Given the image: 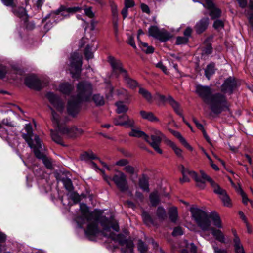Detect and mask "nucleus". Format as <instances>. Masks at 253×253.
<instances>
[{
    "label": "nucleus",
    "instance_id": "nucleus-1",
    "mask_svg": "<svg viewBox=\"0 0 253 253\" xmlns=\"http://www.w3.org/2000/svg\"><path fill=\"white\" fill-rule=\"evenodd\" d=\"M192 217L198 227L203 231H211L216 240L224 243L225 237L220 229L223 228L222 220L219 214L216 212L211 213L209 216L202 210L192 207L190 209Z\"/></svg>",
    "mask_w": 253,
    "mask_h": 253
},
{
    "label": "nucleus",
    "instance_id": "nucleus-2",
    "mask_svg": "<svg viewBox=\"0 0 253 253\" xmlns=\"http://www.w3.org/2000/svg\"><path fill=\"white\" fill-rule=\"evenodd\" d=\"M196 93L203 101L210 106L211 111L215 114L228 110L229 104L226 97L221 93L212 94V90L208 86L197 85Z\"/></svg>",
    "mask_w": 253,
    "mask_h": 253
},
{
    "label": "nucleus",
    "instance_id": "nucleus-3",
    "mask_svg": "<svg viewBox=\"0 0 253 253\" xmlns=\"http://www.w3.org/2000/svg\"><path fill=\"white\" fill-rule=\"evenodd\" d=\"M81 215L76 217V221L80 227H83L87 224L84 230L87 236H94L99 233L97 227L99 217L97 214L89 210L88 207L84 204H80Z\"/></svg>",
    "mask_w": 253,
    "mask_h": 253
},
{
    "label": "nucleus",
    "instance_id": "nucleus-4",
    "mask_svg": "<svg viewBox=\"0 0 253 253\" xmlns=\"http://www.w3.org/2000/svg\"><path fill=\"white\" fill-rule=\"evenodd\" d=\"M92 93V86L88 82H81L77 86V95L72 97L69 101L67 111L68 113L75 116L79 111L81 102L88 101Z\"/></svg>",
    "mask_w": 253,
    "mask_h": 253
},
{
    "label": "nucleus",
    "instance_id": "nucleus-5",
    "mask_svg": "<svg viewBox=\"0 0 253 253\" xmlns=\"http://www.w3.org/2000/svg\"><path fill=\"white\" fill-rule=\"evenodd\" d=\"M103 227L102 233L104 236L110 238L112 240L117 242L119 244L123 246H126V248L122 247L121 249V253H126L127 250L129 253H133L134 244L131 240H126V237L122 234L116 235L110 231V222L105 217L103 218L101 222Z\"/></svg>",
    "mask_w": 253,
    "mask_h": 253
},
{
    "label": "nucleus",
    "instance_id": "nucleus-6",
    "mask_svg": "<svg viewBox=\"0 0 253 253\" xmlns=\"http://www.w3.org/2000/svg\"><path fill=\"white\" fill-rule=\"evenodd\" d=\"M52 122L58 126V129L68 138H73L78 136L82 133V130L75 126L69 127L63 125L60 122V117L59 113L55 112V110L50 108Z\"/></svg>",
    "mask_w": 253,
    "mask_h": 253
},
{
    "label": "nucleus",
    "instance_id": "nucleus-7",
    "mask_svg": "<svg viewBox=\"0 0 253 253\" xmlns=\"http://www.w3.org/2000/svg\"><path fill=\"white\" fill-rule=\"evenodd\" d=\"M200 174L204 179H207L213 189V191L219 195V197L222 200L223 205L225 206L230 207L232 206L231 200L227 194L226 192L222 189L218 184H217L212 179L209 177L203 171L200 170Z\"/></svg>",
    "mask_w": 253,
    "mask_h": 253
},
{
    "label": "nucleus",
    "instance_id": "nucleus-8",
    "mask_svg": "<svg viewBox=\"0 0 253 253\" xmlns=\"http://www.w3.org/2000/svg\"><path fill=\"white\" fill-rule=\"evenodd\" d=\"M181 172L183 176L182 178L180 179L181 183L189 181V179L187 177V175H189L196 182L197 187L200 189H203L205 187V182L207 181V179H204L201 175L200 178L198 176L197 174L195 171L185 169L183 166H181Z\"/></svg>",
    "mask_w": 253,
    "mask_h": 253
},
{
    "label": "nucleus",
    "instance_id": "nucleus-9",
    "mask_svg": "<svg viewBox=\"0 0 253 253\" xmlns=\"http://www.w3.org/2000/svg\"><path fill=\"white\" fill-rule=\"evenodd\" d=\"M82 65V55L77 53H74L70 58L69 69L73 78H78L79 77L81 71Z\"/></svg>",
    "mask_w": 253,
    "mask_h": 253
},
{
    "label": "nucleus",
    "instance_id": "nucleus-10",
    "mask_svg": "<svg viewBox=\"0 0 253 253\" xmlns=\"http://www.w3.org/2000/svg\"><path fill=\"white\" fill-rule=\"evenodd\" d=\"M104 179L109 183V180H112L117 187L121 191H126L128 188L126 175L122 171H119L118 173L115 174L112 178L105 176Z\"/></svg>",
    "mask_w": 253,
    "mask_h": 253
},
{
    "label": "nucleus",
    "instance_id": "nucleus-11",
    "mask_svg": "<svg viewBox=\"0 0 253 253\" xmlns=\"http://www.w3.org/2000/svg\"><path fill=\"white\" fill-rule=\"evenodd\" d=\"M153 134L151 135V141L149 139L148 136L149 144L159 154H162L163 151L160 149V145L163 139L165 138V135L159 130L154 128L151 129Z\"/></svg>",
    "mask_w": 253,
    "mask_h": 253
},
{
    "label": "nucleus",
    "instance_id": "nucleus-12",
    "mask_svg": "<svg viewBox=\"0 0 253 253\" xmlns=\"http://www.w3.org/2000/svg\"><path fill=\"white\" fill-rule=\"evenodd\" d=\"M81 8L79 7H66L64 6H61L57 10L51 12L48 14L43 20L44 21L49 17L55 18L56 16L61 15L65 17L69 16L70 13H73L76 12L80 11Z\"/></svg>",
    "mask_w": 253,
    "mask_h": 253
},
{
    "label": "nucleus",
    "instance_id": "nucleus-13",
    "mask_svg": "<svg viewBox=\"0 0 253 253\" xmlns=\"http://www.w3.org/2000/svg\"><path fill=\"white\" fill-rule=\"evenodd\" d=\"M35 141L37 145V146H35L33 149L36 157L38 159H42L43 163L47 168L51 169L52 164L50 160L40 151V149H42V143L38 136L36 135L35 136Z\"/></svg>",
    "mask_w": 253,
    "mask_h": 253
},
{
    "label": "nucleus",
    "instance_id": "nucleus-14",
    "mask_svg": "<svg viewBox=\"0 0 253 253\" xmlns=\"http://www.w3.org/2000/svg\"><path fill=\"white\" fill-rule=\"evenodd\" d=\"M108 61L111 65L113 73L121 74L123 77H126V71L122 67V64L120 60L115 58L112 56L108 57Z\"/></svg>",
    "mask_w": 253,
    "mask_h": 253
},
{
    "label": "nucleus",
    "instance_id": "nucleus-15",
    "mask_svg": "<svg viewBox=\"0 0 253 253\" xmlns=\"http://www.w3.org/2000/svg\"><path fill=\"white\" fill-rule=\"evenodd\" d=\"M149 35L162 41H167L169 37V34L165 30H160L155 26H152L149 28Z\"/></svg>",
    "mask_w": 253,
    "mask_h": 253
},
{
    "label": "nucleus",
    "instance_id": "nucleus-16",
    "mask_svg": "<svg viewBox=\"0 0 253 253\" xmlns=\"http://www.w3.org/2000/svg\"><path fill=\"white\" fill-rule=\"evenodd\" d=\"M203 5L209 10V15L212 19L218 18L221 16V10L215 6L212 0H204Z\"/></svg>",
    "mask_w": 253,
    "mask_h": 253
},
{
    "label": "nucleus",
    "instance_id": "nucleus-17",
    "mask_svg": "<svg viewBox=\"0 0 253 253\" xmlns=\"http://www.w3.org/2000/svg\"><path fill=\"white\" fill-rule=\"evenodd\" d=\"M46 97L55 109L61 114L64 109V103L61 99L52 92L47 93Z\"/></svg>",
    "mask_w": 253,
    "mask_h": 253
},
{
    "label": "nucleus",
    "instance_id": "nucleus-18",
    "mask_svg": "<svg viewBox=\"0 0 253 253\" xmlns=\"http://www.w3.org/2000/svg\"><path fill=\"white\" fill-rule=\"evenodd\" d=\"M115 125L118 126H124L126 127H132L135 122L133 119H131L126 115H123L116 118L114 120Z\"/></svg>",
    "mask_w": 253,
    "mask_h": 253
},
{
    "label": "nucleus",
    "instance_id": "nucleus-19",
    "mask_svg": "<svg viewBox=\"0 0 253 253\" xmlns=\"http://www.w3.org/2000/svg\"><path fill=\"white\" fill-rule=\"evenodd\" d=\"M25 129L27 133L23 134L22 137L26 140L29 147L34 149L35 146H37V145L35 140L33 141L32 139L33 130L31 124H26L25 126Z\"/></svg>",
    "mask_w": 253,
    "mask_h": 253
},
{
    "label": "nucleus",
    "instance_id": "nucleus-20",
    "mask_svg": "<svg viewBox=\"0 0 253 253\" xmlns=\"http://www.w3.org/2000/svg\"><path fill=\"white\" fill-rule=\"evenodd\" d=\"M25 84L29 88L35 90H40L42 87L40 80L34 76L26 77L25 79Z\"/></svg>",
    "mask_w": 253,
    "mask_h": 253
},
{
    "label": "nucleus",
    "instance_id": "nucleus-21",
    "mask_svg": "<svg viewBox=\"0 0 253 253\" xmlns=\"http://www.w3.org/2000/svg\"><path fill=\"white\" fill-rule=\"evenodd\" d=\"M236 85L235 79L230 77L226 79L222 85V91L231 94Z\"/></svg>",
    "mask_w": 253,
    "mask_h": 253
},
{
    "label": "nucleus",
    "instance_id": "nucleus-22",
    "mask_svg": "<svg viewBox=\"0 0 253 253\" xmlns=\"http://www.w3.org/2000/svg\"><path fill=\"white\" fill-rule=\"evenodd\" d=\"M209 20L207 17L202 18L199 20L195 26L196 32L198 34L203 32L208 26Z\"/></svg>",
    "mask_w": 253,
    "mask_h": 253
},
{
    "label": "nucleus",
    "instance_id": "nucleus-23",
    "mask_svg": "<svg viewBox=\"0 0 253 253\" xmlns=\"http://www.w3.org/2000/svg\"><path fill=\"white\" fill-rule=\"evenodd\" d=\"M234 238L233 242L234 244L236 253H245L243 246L241 242L240 239L237 234L236 231L233 232Z\"/></svg>",
    "mask_w": 253,
    "mask_h": 253
},
{
    "label": "nucleus",
    "instance_id": "nucleus-24",
    "mask_svg": "<svg viewBox=\"0 0 253 253\" xmlns=\"http://www.w3.org/2000/svg\"><path fill=\"white\" fill-rule=\"evenodd\" d=\"M170 132L176 138H177L181 144L187 149L192 151L193 150L192 147L188 143L186 140L185 139L184 137L182 136L180 133L171 129L169 130Z\"/></svg>",
    "mask_w": 253,
    "mask_h": 253
},
{
    "label": "nucleus",
    "instance_id": "nucleus-25",
    "mask_svg": "<svg viewBox=\"0 0 253 253\" xmlns=\"http://www.w3.org/2000/svg\"><path fill=\"white\" fill-rule=\"evenodd\" d=\"M167 101L169 105L172 107L175 113L182 117V112L179 107V104L176 102L171 96H169L167 98Z\"/></svg>",
    "mask_w": 253,
    "mask_h": 253
},
{
    "label": "nucleus",
    "instance_id": "nucleus-26",
    "mask_svg": "<svg viewBox=\"0 0 253 253\" xmlns=\"http://www.w3.org/2000/svg\"><path fill=\"white\" fill-rule=\"evenodd\" d=\"M129 135L135 137H143L146 141H148V135L139 128H132Z\"/></svg>",
    "mask_w": 253,
    "mask_h": 253
},
{
    "label": "nucleus",
    "instance_id": "nucleus-27",
    "mask_svg": "<svg viewBox=\"0 0 253 253\" xmlns=\"http://www.w3.org/2000/svg\"><path fill=\"white\" fill-rule=\"evenodd\" d=\"M12 11L15 15L22 19L24 22L27 21L28 17L25 8L23 7H18L17 9L13 8Z\"/></svg>",
    "mask_w": 253,
    "mask_h": 253
},
{
    "label": "nucleus",
    "instance_id": "nucleus-28",
    "mask_svg": "<svg viewBox=\"0 0 253 253\" xmlns=\"http://www.w3.org/2000/svg\"><path fill=\"white\" fill-rule=\"evenodd\" d=\"M53 124L56 127V130L55 131H51V137L54 141L57 143L60 144L62 145H64L62 142V139L61 137L59 135V133L63 135V134L59 130L58 126L56 124L53 122ZM64 135H65L64 134Z\"/></svg>",
    "mask_w": 253,
    "mask_h": 253
},
{
    "label": "nucleus",
    "instance_id": "nucleus-29",
    "mask_svg": "<svg viewBox=\"0 0 253 253\" xmlns=\"http://www.w3.org/2000/svg\"><path fill=\"white\" fill-rule=\"evenodd\" d=\"M140 114L143 119L148 120L149 121L158 122L159 121L158 118L152 112L142 110L140 112Z\"/></svg>",
    "mask_w": 253,
    "mask_h": 253
},
{
    "label": "nucleus",
    "instance_id": "nucleus-30",
    "mask_svg": "<svg viewBox=\"0 0 253 253\" xmlns=\"http://www.w3.org/2000/svg\"><path fill=\"white\" fill-rule=\"evenodd\" d=\"M138 92L148 102H151L152 101V95L148 90L143 87H140Z\"/></svg>",
    "mask_w": 253,
    "mask_h": 253
},
{
    "label": "nucleus",
    "instance_id": "nucleus-31",
    "mask_svg": "<svg viewBox=\"0 0 253 253\" xmlns=\"http://www.w3.org/2000/svg\"><path fill=\"white\" fill-rule=\"evenodd\" d=\"M166 142L168 145H169L174 151L175 154L179 157H182V150L178 147L173 142L170 140H166Z\"/></svg>",
    "mask_w": 253,
    "mask_h": 253
},
{
    "label": "nucleus",
    "instance_id": "nucleus-32",
    "mask_svg": "<svg viewBox=\"0 0 253 253\" xmlns=\"http://www.w3.org/2000/svg\"><path fill=\"white\" fill-rule=\"evenodd\" d=\"M139 46L142 50L147 54L152 53L154 51V48L152 46H149L147 43L140 41Z\"/></svg>",
    "mask_w": 253,
    "mask_h": 253
},
{
    "label": "nucleus",
    "instance_id": "nucleus-33",
    "mask_svg": "<svg viewBox=\"0 0 253 253\" xmlns=\"http://www.w3.org/2000/svg\"><path fill=\"white\" fill-rule=\"evenodd\" d=\"M150 200L153 206H156L160 202V197L157 191H154L150 195Z\"/></svg>",
    "mask_w": 253,
    "mask_h": 253
},
{
    "label": "nucleus",
    "instance_id": "nucleus-34",
    "mask_svg": "<svg viewBox=\"0 0 253 253\" xmlns=\"http://www.w3.org/2000/svg\"><path fill=\"white\" fill-rule=\"evenodd\" d=\"M123 170L127 174L130 176L137 173L138 170L136 168L133 166L127 164L125 167L123 168Z\"/></svg>",
    "mask_w": 253,
    "mask_h": 253
},
{
    "label": "nucleus",
    "instance_id": "nucleus-35",
    "mask_svg": "<svg viewBox=\"0 0 253 253\" xmlns=\"http://www.w3.org/2000/svg\"><path fill=\"white\" fill-rule=\"evenodd\" d=\"M73 89V86L68 83H63L60 84L59 89L64 94L69 93Z\"/></svg>",
    "mask_w": 253,
    "mask_h": 253
},
{
    "label": "nucleus",
    "instance_id": "nucleus-36",
    "mask_svg": "<svg viewBox=\"0 0 253 253\" xmlns=\"http://www.w3.org/2000/svg\"><path fill=\"white\" fill-rule=\"evenodd\" d=\"M169 216L171 221L175 222L177 220L178 212L177 209L175 207L170 208L169 210Z\"/></svg>",
    "mask_w": 253,
    "mask_h": 253
},
{
    "label": "nucleus",
    "instance_id": "nucleus-37",
    "mask_svg": "<svg viewBox=\"0 0 253 253\" xmlns=\"http://www.w3.org/2000/svg\"><path fill=\"white\" fill-rule=\"evenodd\" d=\"M215 72L214 65L213 64H210L208 65L205 70V75L206 77L209 80L211 76H212Z\"/></svg>",
    "mask_w": 253,
    "mask_h": 253
},
{
    "label": "nucleus",
    "instance_id": "nucleus-38",
    "mask_svg": "<svg viewBox=\"0 0 253 253\" xmlns=\"http://www.w3.org/2000/svg\"><path fill=\"white\" fill-rule=\"evenodd\" d=\"M116 106H117L116 111L119 114L125 113L128 109V107L121 101L116 102Z\"/></svg>",
    "mask_w": 253,
    "mask_h": 253
},
{
    "label": "nucleus",
    "instance_id": "nucleus-39",
    "mask_svg": "<svg viewBox=\"0 0 253 253\" xmlns=\"http://www.w3.org/2000/svg\"><path fill=\"white\" fill-rule=\"evenodd\" d=\"M126 83L127 84V85L131 88H135L138 85V83L135 80L131 79V78L128 77L127 74L126 73V77H123Z\"/></svg>",
    "mask_w": 253,
    "mask_h": 253
},
{
    "label": "nucleus",
    "instance_id": "nucleus-40",
    "mask_svg": "<svg viewBox=\"0 0 253 253\" xmlns=\"http://www.w3.org/2000/svg\"><path fill=\"white\" fill-rule=\"evenodd\" d=\"M156 215L158 218L164 220L167 217L165 210L162 207H159L157 210Z\"/></svg>",
    "mask_w": 253,
    "mask_h": 253
},
{
    "label": "nucleus",
    "instance_id": "nucleus-41",
    "mask_svg": "<svg viewBox=\"0 0 253 253\" xmlns=\"http://www.w3.org/2000/svg\"><path fill=\"white\" fill-rule=\"evenodd\" d=\"M92 99L96 105L101 106L104 104L103 97L99 94L94 95Z\"/></svg>",
    "mask_w": 253,
    "mask_h": 253
},
{
    "label": "nucleus",
    "instance_id": "nucleus-42",
    "mask_svg": "<svg viewBox=\"0 0 253 253\" xmlns=\"http://www.w3.org/2000/svg\"><path fill=\"white\" fill-rule=\"evenodd\" d=\"M140 187L144 191H149L148 181L145 177H142L139 180Z\"/></svg>",
    "mask_w": 253,
    "mask_h": 253
},
{
    "label": "nucleus",
    "instance_id": "nucleus-43",
    "mask_svg": "<svg viewBox=\"0 0 253 253\" xmlns=\"http://www.w3.org/2000/svg\"><path fill=\"white\" fill-rule=\"evenodd\" d=\"M138 249L140 253H146L148 250V247L142 240H139L138 244Z\"/></svg>",
    "mask_w": 253,
    "mask_h": 253
},
{
    "label": "nucleus",
    "instance_id": "nucleus-44",
    "mask_svg": "<svg viewBox=\"0 0 253 253\" xmlns=\"http://www.w3.org/2000/svg\"><path fill=\"white\" fill-rule=\"evenodd\" d=\"M237 191L239 192V193L241 194L242 197V201L244 204L247 205L248 203V202L250 201L248 198L247 197V195L246 193L243 191V190L242 189L240 186H239L238 189H237Z\"/></svg>",
    "mask_w": 253,
    "mask_h": 253
},
{
    "label": "nucleus",
    "instance_id": "nucleus-45",
    "mask_svg": "<svg viewBox=\"0 0 253 253\" xmlns=\"http://www.w3.org/2000/svg\"><path fill=\"white\" fill-rule=\"evenodd\" d=\"M213 26L215 29L219 30L224 28V21L219 19L216 20L214 22Z\"/></svg>",
    "mask_w": 253,
    "mask_h": 253
},
{
    "label": "nucleus",
    "instance_id": "nucleus-46",
    "mask_svg": "<svg viewBox=\"0 0 253 253\" xmlns=\"http://www.w3.org/2000/svg\"><path fill=\"white\" fill-rule=\"evenodd\" d=\"M84 54L87 60L91 59L93 57V53L91 51V48L89 45H87L85 47Z\"/></svg>",
    "mask_w": 253,
    "mask_h": 253
},
{
    "label": "nucleus",
    "instance_id": "nucleus-47",
    "mask_svg": "<svg viewBox=\"0 0 253 253\" xmlns=\"http://www.w3.org/2000/svg\"><path fill=\"white\" fill-rule=\"evenodd\" d=\"M142 217L144 222L147 225H150L152 223V220L150 215L146 212H143L142 213Z\"/></svg>",
    "mask_w": 253,
    "mask_h": 253
},
{
    "label": "nucleus",
    "instance_id": "nucleus-48",
    "mask_svg": "<svg viewBox=\"0 0 253 253\" xmlns=\"http://www.w3.org/2000/svg\"><path fill=\"white\" fill-rule=\"evenodd\" d=\"M63 181L66 189L69 191H72L73 186L71 180L69 179H65Z\"/></svg>",
    "mask_w": 253,
    "mask_h": 253
},
{
    "label": "nucleus",
    "instance_id": "nucleus-49",
    "mask_svg": "<svg viewBox=\"0 0 253 253\" xmlns=\"http://www.w3.org/2000/svg\"><path fill=\"white\" fill-rule=\"evenodd\" d=\"M129 163V162L128 160L126 159H121L115 162V165L116 166H118L119 167H123V168H124Z\"/></svg>",
    "mask_w": 253,
    "mask_h": 253
},
{
    "label": "nucleus",
    "instance_id": "nucleus-50",
    "mask_svg": "<svg viewBox=\"0 0 253 253\" xmlns=\"http://www.w3.org/2000/svg\"><path fill=\"white\" fill-rule=\"evenodd\" d=\"M2 2L6 6L13 8L16 7V4L14 0H1Z\"/></svg>",
    "mask_w": 253,
    "mask_h": 253
},
{
    "label": "nucleus",
    "instance_id": "nucleus-51",
    "mask_svg": "<svg viewBox=\"0 0 253 253\" xmlns=\"http://www.w3.org/2000/svg\"><path fill=\"white\" fill-rule=\"evenodd\" d=\"M188 41L187 37H178L176 39V43L177 44H181L186 43Z\"/></svg>",
    "mask_w": 253,
    "mask_h": 253
},
{
    "label": "nucleus",
    "instance_id": "nucleus-52",
    "mask_svg": "<svg viewBox=\"0 0 253 253\" xmlns=\"http://www.w3.org/2000/svg\"><path fill=\"white\" fill-rule=\"evenodd\" d=\"M85 15L89 18H92L94 16V13L92 11L91 7L85 8L84 9Z\"/></svg>",
    "mask_w": 253,
    "mask_h": 253
},
{
    "label": "nucleus",
    "instance_id": "nucleus-53",
    "mask_svg": "<svg viewBox=\"0 0 253 253\" xmlns=\"http://www.w3.org/2000/svg\"><path fill=\"white\" fill-rule=\"evenodd\" d=\"M2 125H4L7 126L14 127L15 126V124L13 122L10 121L7 118L3 119L0 123Z\"/></svg>",
    "mask_w": 253,
    "mask_h": 253
},
{
    "label": "nucleus",
    "instance_id": "nucleus-54",
    "mask_svg": "<svg viewBox=\"0 0 253 253\" xmlns=\"http://www.w3.org/2000/svg\"><path fill=\"white\" fill-rule=\"evenodd\" d=\"M82 158L84 160H86L87 159H94L95 158V156L92 153H89L85 152L82 155Z\"/></svg>",
    "mask_w": 253,
    "mask_h": 253
},
{
    "label": "nucleus",
    "instance_id": "nucleus-55",
    "mask_svg": "<svg viewBox=\"0 0 253 253\" xmlns=\"http://www.w3.org/2000/svg\"><path fill=\"white\" fill-rule=\"evenodd\" d=\"M183 233L182 229L180 227H177L175 228L172 232V235L173 236L181 235Z\"/></svg>",
    "mask_w": 253,
    "mask_h": 253
},
{
    "label": "nucleus",
    "instance_id": "nucleus-56",
    "mask_svg": "<svg viewBox=\"0 0 253 253\" xmlns=\"http://www.w3.org/2000/svg\"><path fill=\"white\" fill-rule=\"evenodd\" d=\"M212 248L214 250V253H227V251L226 250L219 248L216 246L213 245Z\"/></svg>",
    "mask_w": 253,
    "mask_h": 253
},
{
    "label": "nucleus",
    "instance_id": "nucleus-57",
    "mask_svg": "<svg viewBox=\"0 0 253 253\" xmlns=\"http://www.w3.org/2000/svg\"><path fill=\"white\" fill-rule=\"evenodd\" d=\"M128 43L134 49H136V46L135 43L134 38L132 36H129L128 39Z\"/></svg>",
    "mask_w": 253,
    "mask_h": 253
},
{
    "label": "nucleus",
    "instance_id": "nucleus-58",
    "mask_svg": "<svg viewBox=\"0 0 253 253\" xmlns=\"http://www.w3.org/2000/svg\"><path fill=\"white\" fill-rule=\"evenodd\" d=\"M125 7L129 8L132 7L134 3L133 0H125Z\"/></svg>",
    "mask_w": 253,
    "mask_h": 253
},
{
    "label": "nucleus",
    "instance_id": "nucleus-59",
    "mask_svg": "<svg viewBox=\"0 0 253 253\" xmlns=\"http://www.w3.org/2000/svg\"><path fill=\"white\" fill-rule=\"evenodd\" d=\"M7 73L6 69L5 67H0V78H3Z\"/></svg>",
    "mask_w": 253,
    "mask_h": 253
},
{
    "label": "nucleus",
    "instance_id": "nucleus-60",
    "mask_svg": "<svg viewBox=\"0 0 253 253\" xmlns=\"http://www.w3.org/2000/svg\"><path fill=\"white\" fill-rule=\"evenodd\" d=\"M193 121L194 123V124H195L196 127L199 129L202 130L203 129H204L203 125L201 124H200V123H199V122L195 118H193Z\"/></svg>",
    "mask_w": 253,
    "mask_h": 253
},
{
    "label": "nucleus",
    "instance_id": "nucleus-61",
    "mask_svg": "<svg viewBox=\"0 0 253 253\" xmlns=\"http://www.w3.org/2000/svg\"><path fill=\"white\" fill-rule=\"evenodd\" d=\"M26 28L28 29L31 30L35 27V24L33 22H28V19L26 22H24Z\"/></svg>",
    "mask_w": 253,
    "mask_h": 253
},
{
    "label": "nucleus",
    "instance_id": "nucleus-62",
    "mask_svg": "<svg viewBox=\"0 0 253 253\" xmlns=\"http://www.w3.org/2000/svg\"><path fill=\"white\" fill-rule=\"evenodd\" d=\"M241 8H245L247 5V0H237Z\"/></svg>",
    "mask_w": 253,
    "mask_h": 253
},
{
    "label": "nucleus",
    "instance_id": "nucleus-63",
    "mask_svg": "<svg viewBox=\"0 0 253 253\" xmlns=\"http://www.w3.org/2000/svg\"><path fill=\"white\" fill-rule=\"evenodd\" d=\"M156 67L160 68L165 73L167 74V68L161 62L158 63Z\"/></svg>",
    "mask_w": 253,
    "mask_h": 253
},
{
    "label": "nucleus",
    "instance_id": "nucleus-64",
    "mask_svg": "<svg viewBox=\"0 0 253 253\" xmlns=\"http://www.w3.org/2000/svg\"><path fill=\"white\" fill-rule=\"evenodd\" d=\"M155 96L159 98L160 100L163 102H166L167 101V98L166 97L162 94H160L159 93L157 92L155 94Z\"/></svg>",
    "mask_w": 253,
    "mask_h": 253
}]
</instances>
